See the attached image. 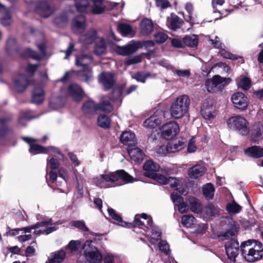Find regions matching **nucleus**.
Masks as SVG:
<instances>
[{"label": "nucleus", "instance_id": "nucleus-1", "mask_svg": "<svg viewBox=\"0 0 263 263\" xmlns=\"http://www.w3.org/2000/svg\"><path fill=\"white\" fill-rule=\"evenodd\" d=\"M239 250L245 260L249 262H255L263 258V244L258 240L248 239L242 242L240 247L227 249L228 258L235 262Z\"/></svg>", "mask_w": 263, "mask_h": 263}, {"label": "nucleus", "instance_id": "nucleus-2", "mask_svg": "<svg viewBox=\"0 0 263 263\" xmlns=\"http://www.w3.org/2000/svg\"><path fill=\"white\" fill-rule=\"evenodd\" d=\"M190 100L186 95L180 96L177 98L171 106L170 112L172 117L179 119L183 117L188 111Z\"/></svg>", "mask_w": 263, "mask_h": 263}, {"label": "nucleus", "instance_id": "nucleus-3", "mask_svg": "<svg viewBox=\"0 0 263 263\" xmlns=\"http://www.w3.org/2000/svg\"><path fill=\"white\" fill-rule=\"evenodd\" d=\"M228 127L242 136L249 133V123L243 117L235 115L230 117L227 121Z\"/></svg>", "mask_w": 263, "mask_h": 263}, {"label": "nucleus", "instance_id": "nucleus-4", "mask_svg": "<svg viewBox=\"0 0 263 263\" xmlns=\"http://www.w3.org/2000/svg\"><path fill=\"white\" fill-rule=\"evenodd\" d=\"M231 81L230 78H223L219 75H215L211 79H208L205 81V86L209 92H216L222 90Z\"/></svg>", "mask_w": 263, "mask_h": 263}, {"label": "nucleus", "instance_id": "nucleus-5", "mask_svg": "<svg viewBox=\"0 0 263 263\" xmlns=\"http://www.w3.org/2000/svg\"><path fill=\"white\" fill-rule=\"evenodd\" d=\"M146 177L152 178L161 184L165 185L170 184L171 187L175 188V190L182 194L184 192L183 189H181L179 187L180 186V181L175 177H166L163 175L157 173L148 174L146 175Z\"/></svg>", "mask_w": 263, "mask_h": 263}, {"label": "nucleus", "instance_id": "nucleus-6", "mask_svg": "<svg viewBox=\"0 0 263 263\" xmlns=\"http://www.w3.org/2000/svg\"><path fill=\"white\" fill-rule=\"evenodd\" d=\"M101 177L106 182H115L120 179L126 183L133 182L135 179L123 170H119L115 172H110L102 174Z\"/></svg>", "mask_w": 263, "mask_h": 263}, {"label": "nucleus", "instance_id": "nucleus-7", "mask_svg": "<svg viewBox=\"0 0 263 263\" xmlns=\"http://www.w3.org/2000/svg\"><path fill=\"white\" fill-rule=\"evenodd\" d=\"M84 254L86 259L91 263H100L102 260V255L99 249L94 246L92 242L86 243L84 246Z\"/></svg>", "mask_w": 263, "mask_h": 263}, {"label": "nucleus", "instance_id": "nucleus-8", "mask_svg": "<svg viewBox=\"0 0 263 263\" xmlns=\"http://www.w3.org/2000/svg\"><path fill=\"white\" fill-rule=\"evenodd\" d=\"M231 101L234 106L240 111L247 109L249 105V99L243 92L237 91L231 96Z\"/></svg>", "mask_w": 263, "mask_h": 263}, {"label": "nucleus", "instance_id": "nucleus-9", "mask_svg": "<svg viewBox=\"0 0 263 263\" xmlns=\"http://www.w3.org/2000/svg\"><path fill=\"white\" fill-rule=\"evenodd\" d=\"M179 125L177 122L170 121L162 127V136L166 139H171L179 132Z\"/></svg>", "mask_w": 263, "mask_h": 263}, {"label": "nucleus", "instance_id": "nucleus-10", "mask_svg": "<svg viewBox=\"0 0 263 263\" xmlns=\"http://www.w3.org/2000/svg\"><path fill=\"white\" fill-rule=\"evenodd\" d=\"M99 80L105 91L113 88L116 81L115 74L108 71L102 72L99 76Z\"/></svg>", "mask_w": 263, "mask_h": 263}, {"label": "nucleus", "instance_id": "nucleus-11", "mask_svg": "<svg viewBox=\"0 0 263 263\" xmlns=\"http://www.w3.org/2000/svg\"><path fill=\"white\" fill-rule=\"evenodd\" d=\"M215 108L214 102L212 99H205L201 105L200 110L203 118L206 120L214 118Z\"/></svg>", "mask_w": 263, "mask_h": 263}, {"label": "nucleus", "instance_id": "nucleus-12", "mask_svg": "<svg viewBox=\"0 0 263 263\" xmlns=\"http://www.w3.org/2000/svg\"><path fill=\"white\" fill-rule=\"evenodd\" d=\"M67 94L77 103L81 101L85 96L82 88L76 83H71L68 86L67 88Z\"/></svg>", "mask_w": 263, "mask_h": 263}, {"label": "nucleus", "instance_id": "nucleus-13", "mask_svg": "<svg viewBox=\"0 0 263 263\" xmlns=\"http://www.w3.org/2000/svg\"><path fill=\"white\" fill-rule=\"evenodd\" d=\"M81 110L86 118L92 119L97 114V103L92 100H88L83 103Z\"/></svg>", "mask_w": 263, "mask_h": 263}, {"label": "nucleus", "instance_id": "nucleus-14", "mask_svg": "<svg viewBox=\"0 0 263 263\" xmlns=\"http://www.w3.org/2000/svg\"><path fill=\"white\" fill-rule=\"evenodd\" d=\"M249 138L253 143L258 142L263 138V124L260 122H255L249 129Z\"/></svg>", "mask_w": 263, "mask_h": 263}, {"label": "nucleus", "instance_id": "nucleus-15", "mask_svg": "<svg viewBox=\"0 0 263 263\" xmlns=\"http://www.w3.org/2000/svg\"><path fill=\"white\" fill-rule=\"evenodd\" d=\"M14 87L17 92L22 93L27 88L30 80L25 74H20L13 79Z\"/></svg>", "mask_w": 263, "mask_h": 263}, {"label": "nucleus", "instance_id": "nucleus-16", "mask_svg": "<svg viewBox=\"0 0 263 263\" xmlns=\"http://www.w3.org/2000/svg\"><path fill=\"white\" fill-rule=\"evenodd\" d=\"M34 11L44 18L48 17L52 13V9L46 1H40L34 7Z\"/></svg>", "mask_w": 263, "mask_h": 263}, {"label": "nucleus", "instance_id": "nucleus-17", "mask_svg": "<svg viewBox=\"0 0 263 263\" xmlns=\"http://www.w3.org/2000/svg\"><path fill=\"white\" fill-rule=\"evenodd\" d=\"M184 24V22L180 17L174 13H171L170 16L167 17L166 25L168 28L175 31L180 29Z\"/></svg>", "mask_w": 263, "mask_h": 263}, {"label": "nucleus", "instance_id": "nucleus-18", "mask_svg": "<svg viewBox=\"0 0 263 263\" xmlns=\"http://www.w3.org/2000/svg\"><path fill=\"white\" fill-rule=\"evenodd\" d=\"M140 33L141 35L148 36L154 29L153 22L151 19L144 17L142 19L139 25Z\"/></svg>", "mask_w": 263, "mask_h": 263}, {"label": "nucleus", "instance_id": "nucleus-19", "mask_svg": "<svg viewBox=\"0 0 263 263\" xmlns=\"http://www.w3.org/2000/svg\"><path fill=\"white\" fill-rule=\"evenodd\" d=\"M245 155L251 158L259 159L263 157V147L252 145L244 149Z\"/></svg>", "mask_w": 263, "mask_h": 263}, {"label": "nucleus", "instance_id": "nucleus-20", "mask_svg": "<svg viewBox=\"0 0 263 263\" xmlns=\"http://www.w3.org/2000/svg\"><path fill=\"white\" fill-rule=\"evenodd\" d=\"M120 141L124 145H128L129 148L137 144L135 134L131 131L123 132L120 135Z\"/></svg>", "mask_w": 263, "mask_h": 263}, {"label": "nucleus", "instance_id": "nucleus-21", "mask_svg": "<svg viewBox=\"0 0 263 263\" xmlns=\"http://www.w3.org/2000/svg\"><path fill=\"white\" fill-rule=\"evenodd\" d=\"M45 99V92L43 89L39 86H35L31 92V102L37 105L41 104Z\"/></svg>", "mask_w": 263, "mask_h": 263}, {"label": "nucleus", "instance_id": "nucleus-22", "mask_svg": "<svg viewBox=\"0 0 263 263\" xmlns=\"http://www.w3.org/2000/svg\"><path fill=\"white\" fill-rule=\"evenodd\" d=\"M128 153L131 159L138 163H140L145 156L143 152L139 148L135 146L129 147L128 149Z\"/></svg>", "mask_w": 263, "mask_h": 263}, {"label": "nucleus", "instance_id": "nucleus-23", "mask_svg": "<svg viewBox=\"0 0 263 263\" xmlns=\"http://www.w3.org/2000/svg\"><path fill=\"white\" fill-rule=\"evenodd\" d=\"M184 143L185 142L182 140H173L167 143L166 150L169 153L178 152L183 148Z\"/></svg>", "mask_w": 263, "mask_h": 263}, {"label": "nucleus", "instance_id": "nucleus-24", "mask_svg": "<svg viewBox=\"0 0 263 263\" xmlns=\"http://www.w3.org/2000/svg\"><path fill=\"white\" fill-rule=\"evenodd\" d=\"M205 167L201 164H196L188 170V175L190 178L197 179L202 176L205 172Z\"/></svg>", "mask_w": 263, "mask_h": 263}, {"label": "nucleus", "instance_id": "nucleus-25", "mask_svg": "<svg viewBox=\"0 0 263 263\" xmlns=\"http://www.w3.org/2000/svg\"><path fill=\"white\" fill-rule=\"evenodd\" d=\"M160 165L152 160H147L143 165V170L145 171L143 175L146 177L147 174H155L160 169Z\"/></svg>", "mask_w": 263, "mask_h": 263}, {"label": "nucleus", "instance_id": "nucleus-26", "mask_svg": "<svg viewBox=\"0 0 263 263\" xmlns=\"http://www.w3.org/2000/svg\"><path fill=\"white\" fill-rule=\"evenodd\" d=\"M137 49L136 45L134 44L124 46H118L116 47V52L119 55L125 56L134 53Z\"/></svg>", "mask_w": 263, "mask_h": 263}, {"label": "nucleus", "instance_id": "nucleus-27", "mask_svg": "<svg viewBox=\"0 0 263 263\" xmlns=\"http://www.w3.org/2000/svg\"><path fill=\"white\" fill-rule=\"evenodd\" d=\"M229 225V229L226 232L221 234L219 237H222L224 239H228L230 237H232L237 233L239 227V225L237 224L236 222L232 220L230 222Z\"/></svg>", "mask_w": 263, "mask_h": 263}, {"label": "nucleus", "instance_id": "nucleus-28", "mask_svg": "<svg viewBox=\"0 0 263 263\" xmlns=\"http://www.w3.org/2000/svg\"><path fill=\"white\" fill-rule=\"evenodd\" d=\"M107 212L109 216L113 220L114 223L125 228L127 222L124 221L121 216L118 214L114 209L111 208H108Z\"/></svg>", "mask_w": 263, "mask_h": 263}, {"label": "nucleus", "instance_id": "nucleus-29", "mask_svg": "<svg viewBox=\"0 0 263 263\" xmlns=\"http://www.w3.org/2000/svg\"><path fill=\"white\" fill-rule=\"evenodd\" d=\"M161 123V119L155 113L144 122L145 127L149 128H155Z\"/></svg>", "mask_w": 263, "mask_h": 263}, {"label": "nucleus", "instance_id": "nucleus-30", "mask_svg": "<svg viewBox=\"0 0 263 263\" xmlns=\"http://www.w3.org/2000/svg\"><path fill=\"white\" fill-rule=\"evenodd\" d=\"M98 111H102L108 114L111 112L114 107L110 101L108 99H102L101 101L97 103Z\"/></svg>", "mask_w": 263, "mask_h": 263}, {"label": "nucleus", "instance_id": "nucleus-31", "mask_svg": "<svg viewBox=\"0 0 263 263\" xmlns=\"http://www.w3.org/2000/svg\"><path fill=\"white\" fill-rule=\"evenodd\" d=\"M93 3V7L91 12L93 14H101L106 10V7L103 5L104 0H91Z\"/></svg>", "mask_w": 263, "mask_h": 263}, {"label": "nucleus", "instance_id": "nucleus-32", "mask_svg": "<svg viewBox=\"0 0 263 263\" xmlns=\"http://www.w3.org/2000/svg\"><path fill=\"white\" fill-rule=\"evenodd\" d=\"M183 43L187 46L191 48L196 47L198 44L199 38L195 34L186 35L183 38Z\"/></svg>", "mask_w": 263, "mask_h": 263}, {"label": "nucleus", "instance_id": "nucleus-33", "mask_svg": "<svg viewBox=\"0 0 263 263\" xmlns=\"http://www.w3.org/2000/svg\"><path fill=\"white\" fill-rule=\"evenodd\" d=\"M139 218L147 220V225L152 229L153 234H155L157 235V237L160 239L161 238L162 233L159 230H155V229H157V228L153 226V219L152 217H148V215L146 213H144L141 214H139Z\"/></svg>", "mask_w": 263, "mask_h": 263}, {"label": "nucleus", "instance_id": "nucleus-34", "mask_svg": "<svg viewBox=\"0 0 263 263\" xmlns=\"http://www.w3.org/2000/svg\"><path fill=\"white\" fill-rule=\"evenodd\" d=\"M139 228L140 229H144V228L146 229L148 228V226H146L144 223L141 220V218H139V214H136L135 216L134 220L133 222H127L125 228Z\"/></svg>", "mask_w": 263, "mask_h": 263}, {"label": "nucleus", "instance_id": "nucleus-35", "mask_svg": "<svg viewBox=\"0 0 263 263\" xmlns=\"http://www.w3.org/2000/svg\"><path fill=\"white\" fill-rule=\"evenodd\" d=\"M203 194L206 199H212L214 197L215 188L211 183H206L202 188Z\"/></svg>", "mask_w": 263, "mask_h": 263}, {"label": "nucleus", "instance_id": "nucleus-36", "mask_svg": "<svg viewBox=\"0 0 263 263\" xmlns=\"http://www.w3.org/2000/svg\"><path fill=\"white\" fill-rule=\"evenodd\" d=\"M110 118L105 115H100L98 117V125L103 128H109L110 127Z\"/></svg>", "mask_w": 263, "mask_h": 263}, {"label": "nucleus", "instance_id": "nucleus-37", "mask_svg": "<svg viewBox=\"0 0 263 263\" xmlns=\"http://www.w3.org/2000/svg\"><path fill=\"white\" fill-rule=\"evenodd\" d=\"M106 45L103 38L96 43L94 47V53L97 55H101L105 53Z\"/></svg>", "mask_w": 263, "mask_h": 263}, {"label": "nucleus", "instance_id": "nucleus-38", "mask_svg": "<svg viewBox=\"0 0 263 263\" xmlns=\"http://www.w3.org/2000/svg\"><path fill=\"white\" fill-rule=\"evenodd\" d=\"M52 256V257L49 259V263H61L66 257V252L64 250H61L55 252Z\"/></svg>", "mask_w": 263, "mask_h": 263}, {"label": "nucleus", "instance_id": "nucleus-39", "mask_svg": "<svg viewBox=\"0 0 263 263\" xmlns=\"http://www.w3.org/2000/svg\"><path fill=\"white\" fill-rule=\"evenodd\" d=\"M85 17L83 15H78L72 21L73 26L77 29L83 30L85 28Z\"/></svg>", "mask_w": 263, "mask_h": 263}, {"label": "nucleus", "instance_id": "nucleus-40", "mask_svg": "<svg viewBox=\"0 0 263 263\" xmlns=\"http://www.w3.org/2000/svg\"><path fill=\"white\" fill-rule=\"evenodd\" d=\"M89 4L88 0H77L74 3V7L78 12L86 13Z\"/></svg>", "mask_w": 263, "mask_h": 263}, {"label": "nucleus", "instance_id": "nucleus-41", "mask_svg": "<svg viewBox=\"0 0 263 263\" xmlns=\"http://www.w3.org/2000/svg\"><path fill=\"white\" fill-rule=\"evenodd\" d=\"M204 212L207 217H210L218 214L219 211L217 206L209 203L204 207Z\"/></svg>", "mask_w": 263, "mask_h": 263}, {"label": "nucleus", "instance_id": "nucleus-42", "mask_svg": "<svg viewBox=\"0 0 263 263\" xmlns=\"http://www.w3.org/2000/svg\"><path fill=\"white\" fill-rule=\"evenodd\" d=\"M124 90V86L120 85L114 87L112 90V99L115 101H120L122 102L123 96V93Z\"/></svg>", "mask_w": 263, "mask_h": 263}, {"label": "nucleus", "instance_id": "nucleus-43", "mask_svg": "<svg viewBox=\"0 0 263 263\" xmlns=\"http://www.w3.org/2000/svg\"><path fill=\"white\" fill-rule=\"evenodd\" d=\"M189 202L190 205L191 210L196 213L201 211V204L199 200L195 197H190Z\"/></svg>", "mask_w": 263, "mask_h": 263}, {"label": "nucleus", "instance_id": "nucleus-44", "mask_svg": "<svg viewBox=\"0 0 263 263\" xmlns=\"http://www.w3.org/2000/svg\"><path fill=\"white\" fill-rule=\"evenodd\" d=\"M48 148L37 144H31L29 151L32 155L47 154Z\"/></svg>", "mask_w": 263, "mask_h": 263}, {"label": "nucleus", "instance_id": "nucleus-45", "mask_svg": "<svg viewBox=\"0 0 263 263\" xmlns=\"http://www.w3.org/2000/svg\"><path fill=\"white\" fill-rule=\"evenodd\" d=\"M118 30L124 36L134 34L132 26L126 23H120L118 26Z\"/></svg>", "mask_w": 263, "mask_h": 263}, {"label": "nucleus", "instance_id": "nucleus-46", "mask_svg": "<svg viewBox=\"0 0 263 263\" xmlns=\"http://www.w3.org/2000/svg\"><path fill=\"white\" fill-rule=\"evenodd\" d=\"M219 53L220 54V55L221 57H222L223 58L226 59H230V60H236L239 58H240L241 59V61H242L241 63H243L244 62V60H243L242 58H241L240 57H238V55H237L236 54H234L227 51L224 49H221L219 52Z\"/></svg>", "mask_w": 263, "mask_h": 263}, {"label": "nucleus", "instance_id": "nucleus-47", "mask_svg": "<svg viewBox=\"0 0 263 263\" xmlns=\"http://www.w3.org/2000/svg\"><path fill=\"white\" fill-rule=\"evenodd\" d=\"M22 57L31 58L37 61L41 60V57L39 53L30 48L26 49L22 53Z\"/></svg>", "mask_w": 263, "mask_h": 263}, {"label": "nucleus", "instance_id": "nucleus-48", "mask_svg": "<svg viewBox=\"0 0 263 263\" xmlns=\"http://www.w3.org/2000/svg\"><path fill=\"white\" fill-rule=\"evenodd\" d=\"M182 223L187 228H191L195 224L196 218L192 215H185L182 217Z\"/></svg>", "mask_w": 263, "mask_h": 263}, {"label": "nucleus", "instance_id": "nucleus-49", "mask_svg": "<svg viewBox=\"0 0 263 263\" xmlns=\"http://www.w3.org/2000/svg\"><path fill=\"white\" fill-rule=\"evenodd\" d=\"M227 210L230 214L238 213L241 210V207L235 201L232 203H229L227 205Z\"/></svg>", "mask_w": 263, "mask_h": 263}, {"label": "nucleus", "instance_id": "nucleus-50", "mask_svg": "<svg viewBox=\"0 0 263 263\" xmlns=\"http://www.w3.org/2000/svg\"><path fill=\"white\" fill-rule=\"evenodd\" d=\"M154 38L156 43L161 44L164 43L167 40L168 36L163 32L158 31L154 34Z\"/></svg>", "mask_w": 263, "mask_h": 263}, {"label": "nucleus", "instance_id": "nucleus-51", "mask_svg": "<svg viewBox=\"0 0 263 263\" xmlns=\"http://www.w3.org/2000/svg\"><path fill=\"white\" fill-rule=\"evenodd\" d=\"M238 86L243 90H249L251 86V80L250 78L245 77L238 82Z\"/></svg>", "mask_w": 263, "mask_h": 263}, {"label": "nucleus", "instance_id": "nucleus-52", "mask_svg": "<svg viewBox=\"0 0 263 263\" xmlns=\"http://www.w3.org/2000/svg\"><path fill=\"white\" fill-rule=\"evenodd\" d=\"M79 76L82 80L88 82L92 77V71L88 68H85L84 70L79 72Z\"/></svg>", "mask_w": 263, "mask_h": 263}, {"label": "nucleus", "instance_id": "nucleus-53", "mask_svg": "<svg viewBox=\"0 0 263 263\" xmlns=\"http://www.w3.org/2000/svg\"><path fill=\"white\" fill-rule=\"evenodd\" d=\"M71 225L75 228H77L83 232H87L89 231V229L85 225V223L83 220H74L71 222Z\"/></svg>", "mask_w": 263, "mask_h": 263}, {"label": "nucleus", "instance_id": "nucleus-54", "mask_svg": "<svg viewBox=\"0 0 263 263\" xmlns=\"http://www.w3.org/2000/svg\"><path fill=\"white\" fill-rule=\"evenodd\" d=\"M34 118L33 115V112L30 110L22 111L21 112V116L18 119V122H20L22 120H30Z\"/></svg>", "mask_w": 263, "mask_h": 263}, {"label": "nucleus", "instance_id": "nucleus-55", "mask_svg": "<svg viewBox=\"0 0 263 263\" xmlns=\"http://www.w3.org/2000/svg\"><path fill=\"white\" fill-rule=\"evenodd\" d=\"M97 33L93 31L90 33H88L85 35L84 41L86 44H92L96 39Z\"/></svg>", "mask_w": 263, "mask_h": 263}, {"label": "nucleus", "instance_id": "nucleus-56", "mask_svg": "<svg viewBox=\"0 0 263 263\" xmlns=\"http://www.w3.org/2000/svg\"><path fill=\"white\" fill-rule=\"evenodd\" d=\"M149 72H138L135 74V79L137 81L144 83L146 79L151 76Z\"/></svg>", "mask_w": 263, "mask_h": 263}, {"label": "nucleus", "instance_id": "nucleus-57", "mask_svg": "<svg viewBox=\"0 0 263 263\" xmlns=\"http://www.w3.org/2000/svg\"><path fill=\"white\" fill-rule=\"evenodd\" d=\"M60 164L59 160L53 157L47 159V166H49L51 170L58 169L59 167Z\"/></svg>", "mask_w": 263, "mask_h": 263}, {"label": "nucleus", "instance_id": "nucleus-58", "mask_svg": "<svg viewBox=\"0 0 263 263\" xmlns=\"http://www.w3.org/2000/svg\"><path fill=\"white\" fill-rule=\"evenodd\" d=\"M1 23L4 26H8L12 23L11 16L9 12H6L4 16L0 18Z\"/></svg>", "mask_w": 263, "mask_h": 263}, {"label": "nucleus", "instance_id": "nucleus-59", "mask_svg": "<svg viewBox=\"0 0 263 263\" xmlns=\"http://www.w3.org/2000/svg\"><path fill=\"white\" fill-rule=\"evenodd\" d=\"M171 197L173 202L176 206H178L179 205H180L181 203L182 204L183 202L184 201V199L183 197L176 193H172L171 194Z\"/></svg>", "mask_w": 263, "mask_h": 263}, {"label": "nucleus", "instance_id": "nucleus-60", "mask_svg": "<svg viewBox=\"0 0 263 263\" xmlns=\"http://www.w3.org/2000/svg\"><path fill=\"white\" fill-rule=\"evenodd\" d=\"M169 245L166 241L161 240L159 243V249L165 255H168L169 253Z\"/></svg>", "mask_w": 263, "mask_h": 263}, {"label": "nucleus", "instance_id": "nucleus-61", "mask_svg": "<svg viewBox=\"0 0 263 263\" xmlns=\"http://www.w3.org/2000/svg\"><path fill=\"white\" fill-rule=\"evenodd\" d=\"M80 245L79 241L71 240L68 244L67 247L71 252L77 251L79 249V246Z\"/></svg>", "mask_w": 263, "mask_h": 263}, {"label": "nucleus", "instance_id": "nucleus-62", "mask_svg": "<svg viewBox=\"0 0 263 263\" xmlns=\"http://www.w3.org/2000/svg\"><path fill=\"white\" fill-rule=\"evenodd\" d=\"M238 247H239V242L237 240L235 239H231L230 240L226 242L224 245L225 250L227 249L235 248Z\"/></svg>", "mask_w": 263, "mask_h": 263}, {"label": "nucleus", "instance_id": "nucleus-63", "mask_svg": "<svg viewBox=\"0 0 263 263\" xmlns=\"http://www.w3.org/2000/svg\"><path fill=\"white\" fill-rule=\"evenodd\" d=\"M142 60L141 57L140 55L135 56L132 58L128 59L125 61V64L126 66H129L132 64H137L141 62Z\"/></svg>", "mask_w": 263, "mask_h": 263}, {"label": "nucleus", "instance_id": "nucleus-64", "mask_svg": "<svg viewBox=\"0 0 263 263\" xmlns=\"http://www.w3.org/2000/svg\"><path fill=\"white\" fill-rule=\"evenodd\" d=\"M156 4L157 7L163 9L171 7V4L168 0H156Z\"/></svg>", "mask_w": 263, "mask_h": 263}]
</instances>
